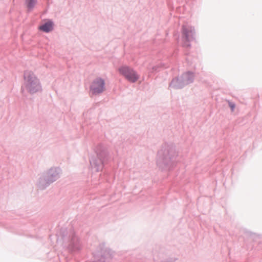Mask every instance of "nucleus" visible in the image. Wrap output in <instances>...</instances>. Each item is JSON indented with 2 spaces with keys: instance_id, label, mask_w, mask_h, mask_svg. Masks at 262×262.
<instances>
[{
  "instance_id": "obj_3",
  "label": "nucleus",
  "mask_w": 262,
  "mask_h": 262,
  "mask_svg": "<svg viewBox=\"0 0 262 262\" xmlns=\"http://www.w3.org/2000/svg\"><path fill=\"white\" fill-rule=\"evenodd\" d=\"M90 89L94 94L102 93L105 90L104 80L101 78H96L92 82Z\"/></svg>"
},
{
  "instance_id": "obj_2",
  "label": "nucleus",
  "mask_w": 262,
  "mask_h": 262,
  "mask_svg": "<svg viewBox=\"0 0 262 262\" xmlns=\"http://www.w3.org/2000/svg\"><path fill=\"white\" fill-rule=\"evenodd\" d=\"M118 71L120 74L123 75L128 81L134 83L139 78V76L137 73L133 69L128 67H122L118 69Z\"/></svg>"
},
{
  "instance_id": "obj_1",
  "label": "nucleus",
  "mask_w": 262,
  "mask_h": 262,
  "mask_svg": "<svg viewBox=\"0 0 262 262\" xmlns=\"http://www.w3.org/2000/svg\"><path fill=\"white\" fill-rule=\"evenodd\" d=\"M24 78L26 87L30 93H36L40 90L39 80L32 72L26 71Z\"/></svg>"
},
{
  "instance_id": "obj_4",
  "label": "nucleus",
  "mask_w": 262,
  "mask_h": 262,
  "mask_svg": "<svg viewBox=\"0 0 262 262\" xmlns=\"http://www.w3.org/2000/svg\"><path fill=\"white\" fill-rule=\"evenodd\" d=\"M53 24L51 21H48L39 27V29L45 32H49L52 30Z\"/></svg>"
},
{
  "instance_id": "obj_6",
  "label": "nucleus",
  "mask_w": 262,
  "mask_h": 262,
  "mask_svg": "<svg viewBox=\"0 0 262 262\" xmlns=\"http://www.w3.org/2000/svg\"><path fill=\"white\" fill-rule=\"evenodd\" d=\"M185 78H189V79L186 81V83H188L192 81V79L193 77L192 74L187 73L185 75Z\"/></svg>"
},
{
  "instance_id": "obj_7",
  "label": "nucleus",
  "mask_w": 262,
  "mask_h": 262,
  "mask_svg": "<svg viewBox=\"0 0 262 262\" xmlns=\"http://www.w3.org/2000/svg\"><path fill=\"white\" fill-rule=\"evenodd\" d=\"M229 106L231 108L232 111H233V110H234V108L235 107V105L234 104L231 103H229Z\"/></svg>"
},
{
  "instance_id": "obj_5",
  "label": "nucleus",
  "mask_w": 262,
  "mask_h": 262,
  "mask_svg": "<svg viewBox=\"0 0 262 262\" xmlns=\"http://www.w3.org/2000/svg\"><path fill=\"white\" fill-rule=\"evenodd\" d=\"M26 4L27 7L29 9H31L34 7L35 4V0H26Z\"/></svg>"
}]
</instances>
